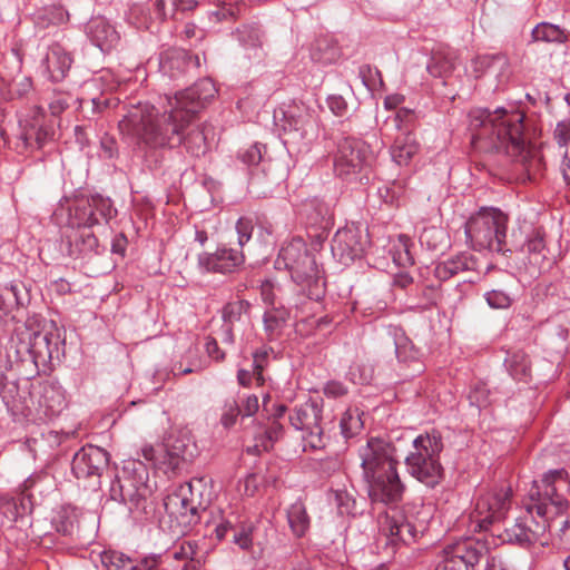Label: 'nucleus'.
Listing matches in <instances>:
<instances>
[{"instance_id":"nucleus-1","label":"nucleus","mask_w":570,"mask_h":570,"mask_svg":"<svg viewBox=\"0 0 570 570\" xmlns=\"http://www.w3.org/2000/svg\"><path fill=\"white\" fill-rule=\"evenodd\" d=\"M216 92L213 80L204 78L174 97L166 95L161 110L148 102H139L119 120V131L129 144L145 149L176 147L181 141L180 131Z\"/></svg>"},{"instance_id":"nucleus-2","label":"nucleus","mask_w":570,"mask_h":570,"mask_svg":"<svg viewBox=\"0 0 570 570\" xmlns=\"http://www.w3.org/2000/svg\"><path fill=\"white\" fill-rule=\"evenodd\" d=\"M468 117L474 148L507 155L522 167L529 180H535L543 171L541 150L524 137L523 112L514 108L507 110L500 107L493 111L474 108Z\"/></svg>"},{"instance_id":"nucleus-3","label":"nucleus","mask_w":570,"mask_h":570,"mask_svg":"<svg viewBox=\"0 0 570 570\" xmlns=\"http://www.w3.org/2000/svg\"><path fill=\"white\" fill-rule=\"evenodd\" d=\"M570 489L564 469L550 470L539 481H533L530 502L525 510L495 534L502 543L527 548L550 528L551 521L563 514L569 505L566 492Z\"/></svg>"},{"instance_id":"nucleus-4","label":"nucleus","mask_w":570,"mask_h":570,"mask_svg":"<svg viewBox=\"0 0 570 570\" xmlns=\"http://www.w3.org/2000/svg\"><path fill=\"white\" fill-rule=\"evenodd\" d=\"M397 452L393 441L382 436H371L357 449L360 478L373 503L396 504L402 499Z\"/></svg>"},{"instance_id":"nucleus-5","label":"nucleus","mask_w":570,"mask_h":570,"mask_svg":"<svg viewBox=\"0 0 570 570\" xmlns=\"http://www.w3.org/2000/svg\"><path fill=\"white\" fill-rule=\"evenodd\" d=\"M275 268L288 271L293 282L302 286L305 292L303 297L298 295L287 301L289 308L303 312L305 298L317 302L324 296L320 269L303 238L294 237L283 244L275 261Z\"/></svg>"},{"instance_id":"nucleus-6","label":"nucleus","mask_w":570,"mask_h":570,"mask_svg":"<svg viewBox=\"0 0 570 570\" xmlns=\"http://www.w3.org/2000/svg\"><path fill=\"white\" fill-rule=\"evenodd\" d=\"M8 411L16 417L47 421L57 417L67 406L66 392L58 382L43 381L32 386L27 395L11 400L2 396Z\"/></svg>"},{"instance_id":"nucleus-7","label":"nucleus","mask_w":570,"mask_h":570,"mask_svg":"<svg viewBox=\"0 0 570 570\" xmlns=\"http://www.w3.org/2000/svg\"><path fill=\"white\" fill-rule=\"evenodd\" d=\"M509 217L499 208L483 207L465 223L466 242L474 250L511 252L507 246Z\"/></svg>"},{"instance_id":"nucleus-8","label":"nucleus","mask_w":570,"mask_h":570,"mask_svg":"<svg viewBox=\"0 0 570 570\" xmlns=\"http://www.w3.org/2000/svg\"><path fill=\"white\" fill-rule=\"evenodd\" d=\"M413 450L405 458L407 472L429 488L438 485L443 478L440 454L443 451L442 435L432 430L412 441Z\"/></svg>"},{"instance_id":"nucleus-9","label":"nucleus","mask_w":570,"mask_h":570,"mask_svg":"<svg viewBox=\"0 0 570 570\" xmlns=\"http://www.w3.org/2000/svg\"><path fill=\"white\" fill-rule=\"evenodd\" d=\"M334 174L345 181L367 179L366 171L374 161V153L368 144L354 137H343L336 142L332 154Z\"/></svg>"},{"instance_id":"nucleus-10","label":"nucleus","mask_w":570,"mask_h":570,"mask_svg":"<svg viewBox=\"0 0 570 570\" xmlns=\"http://www.w3.org/2000/svg\"><path fill=\"white\" fill-rule=\"evenodd\" d=\"M204 479H194L173 487L164 499L166 512L175 518H181L185 524L199 521V510H206L208 500L204 499Z\"/></svg>"},{"instance_id":"nucleus-11","label":"nucleus","mask_w":570,"mask_h":570,"mask_svg":"<svg viewBox=\"0 0 570 570\" xmlns=\"http://www.w3.org/2000/svg\"><path fill=\"white\" fill-rule=\"evenodd\" d=\"M19 135L16 149L24 153L41 149L53 139L55 127L41 107H32L19 115Z\"/></svg>"},{"instance_id":"nucleus-12","label":"nucleus","mask_w":570,"mask_h":570,"mask_svg":"<svg viewBox=\"0 0 570 570\" xmlns=\"http://www.w3.org/2000/svg\"><path fill=\"white\" fill-rule=\"evenodd\" d=\"M511 489L508 485H495L481 492L471 513V521L475 529L488 531L494 523L501 521L511 504Z\"/></svg>"},{"instance_id":"nucleus-13","label":"nucleus","mask_w":570,"mask_h":570,"mask_svg":"<svg viewBox=\"0 0 570 570\" xmlns=\"http://www.w3.org/2000/svg\"><path fill=\"white\" fill-rule=\"evenodd\" d=\"M321 421L322 406L312 400L295 406L289 414L291 425L303 433L304 449L316 450L325 446Z\"/></svg>"},{"instance_id":"nucleus-14","label":"nucleus","mask_w":570,"mask_h":570,"mask_svg":"<svg viewBox=\"0 0 570 570\" xmlns=\"http://www.w3.org/2000/svg\"><path fill=\"white\" fill-rule=\"evenodd\" d=\"M283 128L287 140L309 145L318 135V121L309 107L304 104L291 106L284 112Z\"/></svg>"},{"instance_id":"nucleus-15","label":"nucleus","mask_w":570,"mask_h":570,"mask_svg":"<svg viewBox=\"0 0 570 570\" xmlns=\"http://www.w3.org/2000/svg\"><path fill=\"white\" fill-rule=\"evenodd\" d=\"M485 554L483 544L472 539H466L444 549L439 557L435 570H470Z\"/></svg>"},{"instance_id":"nucleus-16","label":"nucleus","mask_w":570,"mask_h":570,"mask_svg":"<svg viewBox=\"0 0 570 570\" xmlns=\"http://www.w3.org/2000/svg\"><path fill=\"white\" fill-rule=\"evenodd\" d=\"M379 532L385 538V544H410L417 538L419 531L412 520L401 510L391 509L379 517Z\"/></svg>"},{"instance_id":"nucleus-17","label":"nucleus","mask_w":570,"mask_h":570,"mask_svg":"<svg viewBox=\"0 0 570 570\" xmlns=\"http://www.w3.org/2000/svg\"><path fill=\"white\" fill-rule=\"evenodd\" d=\"M367 236L354 224L340 228L331 244L333 257L342 265H350L361 257L367 245Z\"/></svg>"},{"instance_id":"nucleus-18","label":"nucleus","mask_w":570,"mask_h":570,"mask_svg":"<svg viewBox=\"0 0 570 570\" xmlns=\"http://www.w3.org/2000/svg\"><path fill=\"white\" fill-rule=\"evenodd\" d=\"M62 342L59 330L53 323L49 327H43L41 331L30 334L28 352L35 365L45 367L52 360H59Z\"/></svg>"},{"instance_id":"nucleus-19","label":"nucleus","mask_w":570,"mask_h":570,"mask_svg":"<svg viewBox=\"0 0 570 570\" xmlns=\"http://www.w3.org/2000/svg\"><path fill=\"white\" fill-rule=\"evenodd\" d=\"M108 463L107 451L99 446L86 445L73 455L71 470L77 479H97L99 481Z\"/></svg>"},{"instance_id":"nucleus-20","label":"nucleus","mask_w":570,"mask_h":570,"mask_svg":"<svg viewBox=\"0 0 570 570\" xmlns=\"http://www.w3.org/2000/svg\"><path fill=\"white\" fill-rule=\"evenodd\" d=\"M242 249L219 246L214 253L203 252L197 257L198 268L203 273L230 274L244 264Z\"/></svg>"},{"instance_id":"nucleus-21","label":"nucleus","mask_w":570,"mask_h":570,"mask_svg":"<svg viewBox=\"0 0 570 570\" xmlns=\"http://www.w3.org/2000/svg\"><path fill=\"white\" fill-rule=\"evenodd\" d=\"M53 216L58 224L66 225L72 230L82 228L88 229L100 224V219L95 216V213L92 212V208H90L88 202L73 205H70L68 202L67 205L61 204L55 210Z\"/></svg>"},{"instance_id":"nucleus-22","label":"nucleus","mask_w":570,"mask_h":570,"mask_svg":"<svg viewBox=\"0 0 570 570\" xmlns=\"http://www.w3.org/2000/svg\"><path fill=\"white\" fill-rule=\"evenodd\" d=\"M72 57L61 45L53 43L48 47L40 61V69L43 76L53 82L61 81L67 76Z\"/></svg>"},{"instance_id":"nucleus-23","label":"nucleus","mask_w":570,"mask_h":570,"mask_svg":"<svg viewBox=\"0 0 570 570\" xmlns=\"http://www.w3.org/2000/svg\"><path fill=\"white\" fill-rule=\"evenodd\" d=\"M199 58L184 49H169L160 55L159 71L169 79H179L191 68L199 67Z\"/></svg>"},{"instance_id":"nucleus-24","label":"nucleus","mask_w":570,"mask_h":570,"mask_svg":"<svg viewBox=\"0 0 570 570\" xmlns=\"http://www.w3.org/2000/svg\"><path fill=\"white\" fill-rule=\"evenodd\" d=\"M86 32L90 41L102 52L110 51L120 39L116 28L104 17L91 18L86 26Z\"/></svg>"},{"instance_id":"nucleus-25","label":"nucleus","mask_w":570,"mask_h":570,"mask_svg":"<svg viewBox=\"0 0 570 570\" xmlns=\"http://www.w3.org/2000/svg\"><path fill=\"white\" fill-rule=\"evenodd\" d=\"M478 262L473 255L461 253L435 266L434 274L440 281H446L463 272L474 271Z\"/></svg>"},{"instance_id":"nucleus-26","label":"nucleus","mask_w":570,"mask_h":570,"mask_svg":"<svg viewBox=\"0 0 570 570\" xmlns=\"http://www.w3.org/2000/svg\"><path fill=\"white\" fill-rule=\"evenodd\" d=\"M71 257L88 256L98 253L99 243L90 228L75 229L67 235Z\"/></svg>"},{"instance_id":"nucleus-27","label":"nucleus","mask_w":570,"mask_h":570,"mask_svg":"<svg viewBox=\"0 0 570 570\" xmlns=\"http://www.w3.org/2000/svg\"><path fill=\"white\" fill-rule=\"evenodd\" d=\"M420 145L413 132L403 130L395 138L391 147V156L393 161L400 166H406L414 155L417 154Z\"/></svg>"},{"instance_id":"nucleus-28","label":"nucleus","mask_w":570,"mask_h":570,"mask_svg":"<svg viewBox=\"0 0 570 570\" xmlns=\"http://www.w3.org/2000/svg\"><path fill=\"white\" fill-rule=\"evenodd\" d=\"M109 495L114 501L130 503L135 507H138L139 502L145 499L128 476H121L120 474H117L116 479L111 481Z\"/></svg>"},{"instance_id":"nucleus-29","label":"nucleus","mask_w":570,"mask_h":570,"mask_svg":"<svg viewBox=\"0 0 570 570\" xmlns=\"http://www.w3.org/2000/svg\"><path fill=\"white\" fill-rule=\"evenodd\" d=\"M30 511L31 502L28 495L22 493L17 497L0 495V514L8 521L14 522Z\"/></svg>"},{"instance_id":"nucleus-30","label":"nucleus","mask_w":570,"mask_h":570,"mask_svg":"<svg viewBox=\"0 0 570 570\" xmlns=\"http://www.w3.org/2000/svg\"><path fill=\"white\" fill-rule=\"evenodd\" d=\"M118 474L121 476H128V479L136 485V488L144 494L145 498L150 492L147 484L149 478L148 469L146 464L140 460H125Z\"/></svg>"},{"instance_id":"nucleus-31","label":"nucleus","mask_w":570,"mask_h":570,"mask_svg":"<svg viewBox=\"0 0 570 570\" xmlns=\"http://www.w3.org/2000/svg\"><path fill=\"white\" fill-rule=\"evenodd\" d=\"M291 316V312L284 304L267 307L264 313V328L271 340L278 337Z\"/></svg>"},{"instance_id":"nucleus-32","label":"nucleus","mask_w":570,"mask_h":570,"mask_svg":"<svg viewBox=\"0 0 570 570\" xmlns=\"http://www.w3.org/2000/svg\"><path fill=\"white\" fill-rule=\"evenodd\" d=\"M455 59V53L449 49L435 50L432 53L426 69L433 77H445L454 69Z\"/></svg>"},{"instance_id":"nucleus-33","label":"nucleus","mask_w":570,"mask_h":570,"mask_svg":"<svg viewBox=\"0 0 570 570\" xmlns=\"http://www.w3.org/2000/svg\"><path fill=\"white\" fill-rule=\"evenodd\" d=\"M233 530V542L243 550H249L253 546V531L252 523H242L238 528H233L229 522H223L216 528V534L219 539L224 538L228 530Z\"/></svg>"},{"instance_id":"nucleus-34","label":"nucleus","mask_w":570,"mask_h":570,"mask_svg":"<svg viewBox=\"0 0 570 570\" xmlns=\"http://www.w3.org/2000/svg\"><path fill=\"white\" fill-rule=\"evenodd\" d=\"M218 2L216 9L207 12L208 20L214 23L234 20L245 9V3L240 0H218Z\"/></svg>"},{"instance_id":"nucleus-35","label":"nucleus","mask_w":570,"mask_h":570,"mask_svg":"<svg viewBox=\"0 0 570 570\" xmlns=\"http://www.w3.org/2000/svg\"><path fill=\"white\" fill-rule=\"evenodd\" d=\"M289 528L297 538L303 537L309 529V517L302 501L294 502L287 511Z\"/></svg>"},{"instance_id":"nucleus-36","label":"nucleus","mask_w":570,"mask_h":570,"mask_svg":"<svg viewBox=\"0 0 570 570\" xmlns=\"http://www.w3.org/2000/svg\"><path fill=\"white\" fill-rule=\"evenodd\" d=\"M183 130L180 131V138L186 151L190 154L193 157L204 156L208 150L207 145V134L206 127H197L190 130L185 138L181 136Z\"/></svg>"},{"instance_id":"nucleus-37","label":"nucleus","mask_w":570,"mask_h":570,"mask_svg":"<svg viewBox=\"0 0 570 570\" xmlns=\"http://www.w3.org/2000/svg\"><path fill=\"white\" fill-rule=\"evenodd\" d=\"M504 365L514 380L525 381L530 376V361L522 351L508 353Z\"/></svg>"},{"instance_id":"nucleus-38","label":"nucleus","mask_w":570,"mask_h":570,"mask_svg":"<svg viewBox=\"0 0 570 570\" xmlns=\"http://www.w3.org/2000/svg\"><path fill=\"white\" fill-rule=\"evenodd\" d=\"M533 41L564 43L568 40L567 33L559 26L550 22L538 23L531 32Z\"/></svg>"},{"instance_id":"nucleus-39","label":"nucleus","mask_w":570,"mask_h":570,"mask_svg":"<svg viewBox=\"0 0 570 570\" xmlns=\"http://www.w3.org/2000/svg\"><path fill=\"white\" fill-rule=\"evenodd\" d=\"M519 247L515 244V249ZM521 250H525L535 263L539 259L546 258V243L543 233L540 229H533L525 238V242L520 245Z\"/></svg>"},{"instance_id":"nucleus-40","label":"nucleus","mask_w":570,"mask_h":570,"mask_svg":"<svg viewBox=\"0 0 570 570\" xmlns=\"http://www.w3.org/2000/svg\"><path fill=\"white\" fill-rule=\"evenodd\" d=\"M236 37L246 49H258L262 46V30L258 24H243L237 28Z\"/></svg>"},{"instance_id":"nucleus-41","label":"nucleus","mask_w":570,"mask_h":570,"mask_svg":"<svg viewBox=\"0 0 570 570\" xmlns=\"http://www.w3.org/2000/svg\"><path fill=\"white\" fill-rule=\"evenodd\" d=\"M362 413L358 409H347L342 415L340 428L345 439L353 438L363 429Z\"/></svg>"},{"instance_id":"nucleus-42","label":"nucleus","mask_w":570,"mask_h":570,"mask_svg":"<svg viewBox=\"0 0 570 570\" xmlns=\"http://www.w3.org/2000/svg\"><path fill=\"white\" fill-rule=\"evenodd\" d=\"M19 305H23L19 284L10 283L0 289V311L7 314Z\"/></svg>"},{"instance_id":"nucleus-43","label":"nucleus","mask_w":570,"mask_h":570,"mask_svg":"<svg viewBox=\"0 0 570 570\" xmlns=\"http://www.w3.org/2000/svg\"><path fill=\"white\" fill-rule=\"evenodd\" d=\"M90 208L95 213V216H100L106 223L114 218L117 214L116 208L112 205L110 198L102 197L101 195H94L88 200Z\"/></svg>"},{"instance_id":"nucleus-44","label":"nucleus","mask_w":570,"mask_h":570,"mask_svg":"<svg viewBox=\"0 0 570 570\" xmlns=\"http://www.w3.org/2000/svg\"><path fill=\"white\" fill-rule=\"evenodd\" d=\"M446 234L441 227L429 226L424 227L420 233L419 240L422 246L428 249H438L445 240Z\"/></svg>"},{"instance_id":"nucleus-45","label":"nucleus","mask_w":570,"mask_h":570,"mask_svg":"<svg viewBox=\"0 0 570 570\" xmlns=\"http://www.w3.org/2000/svg\"><path fill=\"white\" fill-rule=\"evenodd\" d=\"M101 562L107 570H127L134 563L130 557L115 550L104 551Z\"/></svg>"},{"instance_id":"nucleus-46","label":"nucleus","mask_w":570,"mask_h":570,"mask_svg":"<svg viewBox=\"0 0 570 570\" xmlns=\"http://www.w3.org/2000/svg\"><path fill=\"white\" fill-rule=\"evenodd\" d=\"M393 262L401 267L411 266L414 263V258L410 253L409 238L400 236L399 242L393 245L391 249Z\"/></svg>"},{"instance_id":"nucleus-47","label":"nucleus","mask_w":570,"mask_h":570,"mask_svg":"<svg viewBox=\"0 0 570 570\" xmlns=\"http://www.w3.org/2000/svg\"><path fill=\"white\" fill-rule=\"evenodd\" d=\"M490 76L497 79L499 86L508 82L511 76V66L507 56L502 53L494 55Z\"/></svg>"},{"instance_id":"nucleus-48","label":"nucleus","mask_w":570,"mask_h":570,"mask_svg":"<svg viewBox=\"0 0 570 570\" xmlns=\"http://www.w3.org/2000/svg\"><path fill=\"white\" fill-rule=\"evenodd\" d=\"M68 12L61 7H51L43 11L42 14L38 16L37 23L41 27L49 24H61L68 20Z\"/></svg>"},{"instance_id":"nucleus-49","label":"nucleus","mask_w":570,"mask_h":570,"mask_svg":"<svg viewBox=\"0 0 570 570\" xmlns=\"http://www.w3.org/2000/svg\"><path fill=\"white\" fill-rule=\"evenodd\" d=\"M334 502L337 507L338 513L351 514L355 509V499L354 497L345 489H337L333 491Z\"/></svg>"},{"instance_id":"nucleus-50","label":"nucleus","mask_w":570,"mask_h":570,"mask_svg":"<svg viewBox=\"0 0 570 570\" xmlns=\"http://www.w3.org/2000/svg\"><path fill=\"white\" fill-rule=\"evenodd\" d=\"M469 401L471 405L479 409L487 407L490 404V391L485 383H476L469 393Z\"/></svg>"},{"instance_id":"nucleus-51","label":"nucleus","mask_w":570,"mask_h":570,"mask_svg":"<svg viewBox=\"0 0 570 570\" xmlns=\"http://www.w3.org/2000/svg\"><path fill=\"white\" fill-rule=\"evenodd\" d=\"M484 298L491 308H509L513 302L510 294L502 289H492L484 294Z\"/></svg>"},{"instance_id":"nucleus-52","label":"nucleus","mask_w":570,"mask_h":570,"mask_svg":"<svg viewBox=\"0 0 570 570\" xmlns=\"http://www.w3.org/2000/svg\"><path fill=\"white\" fill-rule=\"evenodd\" d=\"M281 289L275 286V284L267 279L262 283L261 286V294L263 297V301L267 305V307L278 306L283 303V298L279 296Z\"/></svg>"},{"instance_id":"nucleus-53","label":"nucleus","mask_w":570,"mask_h":570,"mask_svg":"<svg viewBox=\"0 0 570 570\" xmlns=\"http://www.w3.org/2000/svg\"><path fill=\"white\" fill-rule=\"evenodd\" d=\"M32 79L28 76H21L10 85V98H23L32 90Z\"/></svg>"},{"instance_id":"nucleus-54","label":"nucleus","mask_w":570,"mask_h":570,"mask_svg":"<svg viewBox=\"0 0 570 570\" xmlns=\"http://www.w3.org/2000/svg\"><path fill=\"white\" fill-rule=\"evenodd\" d=\"M239 414L242 413L238 403L236 400L230 399L229 401H226L224 405L220 423L224 425V428L229 429L234 426Z\"/></svg>"},{"instance_id":"nucleus-55","label":"nucleus","mask_w":570,"mask_h":570,"mask_svg":"<svg viewBox=\"0 0 570 570\" xmlns=\"http://www.w3.org/2000/svg\"><path fill=\"white\" fill-rule=\"evenodd\" d=\"M198 544L196 541H183L173 552L175 560H196Z\"/></svg>"},{"instance_id":"nucleus-56","label":"nucleus","mask_w":570,"mask_h":570,"mask_svg":"<svg viewBox=\"0 0 570 570\" xmlns=\"http://www.w3.org/2000/svg\"><path fill=\"white\" fill-rule=\"evenodd\" d=\"M254 230V222L249 217H240L236 223L238 245L243 247L250 238Z\"/></svg>"},{"instance_id":"nucleus-57","label":"nucleus","mask_w":570,"mask_h":570,"mask_svg":"<svg viewBox=\"0 0 570 570\" xmlns=\"http://www.w3.org/2000/svg\"><path fill=\"white\" fill-rule=\"evenodd\" d=\"M494 60V55H482L478 56L472 60V69L475 77H482L484 75H490L492 70V65Z\"/></svg>"},{"instance_id":"nucleus-58","label":"nucleus","mask_w":570,"mask_h":570,"mask_svg":"<svg viewBox=\"0 0 570 570\" xmlns=\"http://www.w3.org/2000/svg\"><path fill=\"white\" fill-rule=\"evenodd\" d=\"M553 138L559 148H566L570 142V119L561 120L557 124Z\"/></svg>"},{"instance_id":"nucleus-59","label":"nucleus","mask_w":570,"mask_h":570,"mask_svg":"<svg viewBox=\"0 0 570 570\" xmlns=\"http://www.w3.org/2000/svg\"><path fill=\"white\" fill-rule=\"evenodd\" d=\"M86 105L91 106L92 114L101 112L104 109H107L111 106H115V102L112 99L105 97L104 95L99 97H92L91 99L87 100L82 98L80 100V107L85 109Z\"/></svg>"},{"instance_id":"nucleus-60","label":"nucleus","mask_w":570,"mask_h":570,"mask_svg":"<svg viewBox=\"0 0 570 570\" xmlns=\"http://www.w3.org/2000/svg\"><path fill=\"white\" fill-rule=\"evenodd\" d=\"M242 161L248 166L258 165L263 160L262 146L255 144L239 155Z\"/></svg>"},{"instance_id":"nucleus-61","label":"nucleus","mask_w":570,"mask_h":570,"mask_svg":"<svg viewBox=\"0 0 570 570\" xmlns=\"http://www.w3.org/2000/svg\"><path fill=\"white\" fill-rule=\"evenodd\" d=\"M360 76L362 78L363 85L367 89H373L374 88V86H375V78L376 77L379 78L380 82H382L380 70L376 69V68H372L368 65L362 66L360 68Z\"/></svg>"},{"instance_id":"nucleus-62","label":"nucleus","mask_w":570,"mask_h":570,"mask_svg":"<svg viewBox=\"0 0 570 570\" xmlns=\"http://www.w3.org/2000/svg\"><path fill=\"white\" fill-rule=\"evenodd\" d=\"M266 434V441H263L261 446L267 451L269 448H272L273 443L277 441L282 434H283V426L277 421H274L271 423L269 428L265 432Z\"/></svg>"},{"instance_id":"nucleus-63","label":"nucleus","mask_w":570,"mask_h":570,"mask_svg":"<svg viewBox=\"0 0 570 570\" xmlns=\"http://www.w3.org/2000/svg\"><path fill=\"white\" fill-rule=\"evenodd\" d=\"M259 409L258 397L255 394H247L242 397L239 410L243 416H252Z\"/></svg>"},{"instance_id":"nucleus-64","label":"nucleus","mask_w":570,"mask_h":570,"mask_svg":"<svg viewBox=\"0 0 570 570\" xmlns=\"http://www.w3.org/2000/svg\"><path fill=\"white\" fill-rule=\"evenodd\" d=\"M163 563V554L149 553L144 556L137 563L140 570H158Z\"/></svg>"}]
</instances>
